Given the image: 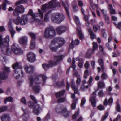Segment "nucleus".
Returning a JSON list of instances; mask_svg holds the SVG:
<instances>
[{
    "label": "nucleus",
    "instance_id": "obj_1",
    "mask_svg": "<svg viewBox=\"0 0 121 121\" xmlns=\"http://www.w3.org/2000/svg\"><path fill=\"white\" fill-rule=\"evenodd\" d=\"M9 38L8 36H7L4 39H2V36L0 35V47L1 48L3 52L5 51L4 53L5 54L10 55L12 52H13L15 54L18 55L23 53L22 50L18 45L15 43L13 44L11 47V51L9 52Z\"/></svg>",
    "mask_w": 121,
    "mask_h": 121
},
{
    "label": "nucleus",
    "instance_id": "obj_2",
    "mask_svg": "<svg viewBox=\"0 0 121 121\" xmlns=\"http://www.w3.org/2000/svg\"><path fill=\"white\" fill-rule=\"evenodd\" d=\"M38 13L34 14L32 9H30L29 10L27 15H31L32 17L31 20L30 21L31 23H32L31 21H35L37 22L39 25L42 23L43 17V13L44 12L42 11V8L41 10L40 9H38Z\"/></svg>",
    "mask_w": 121,
    "mask_h": 121
},
{
    "label": "nucleus",
    "instance_id": "obj_3",
    "mask_svg": "<svg viewBox=\"0 0 121 121\" xmlns=\"http://www.w3.org/2000/svg\"><path fill=\"white\" fill-rule=\"evenodd\" d=\"M65 43V41L63 38H56L54 39L51 42L50 45L51 50L53 51H56L58 48L63 46Z\"/></svg>",
    "mask_w": 121,
    "mask_h": 121
},
{
    "label": "nucleus",
    "instance_id": "obj_4",
    "mask_svg": "<svg viewBox=\"0 0 121 121\" xmlns=\"http://www.w3.org/2000/svg\"><path fill=\"white\" fill-rule=\"evenodd\" d=\"M60 7V4L56 0H52L48 2V4H45L42 5V11L43 12H46L49 9L54 8L56 6Z\"/></svg>",
    "mask_w": 121,
    "mask_h": 121
},
{
    "label": "nucleus",
    "instance_id": "obj_5",
    "mask_svg": "<svg viewBox=\"0 0 121 121\" xmlns=\"http://www.w3.org/2000/svg\"><path fill=\"white\" fill-rule=\"evenodd\" d=\"M65 18L64 15L60 13H55L51 15V18L53 22L60 24L63 21Z\"/></svg>",
    "mask_w": 121,
    "mask_h": 121
},
{
    "label": "nucleus",
    "instance_id": "obj_6",
    "mask_svg": "<svg viewBox=\"0 0 121 121\" xmlns=\"http://www.w3.org/2000/svg\"><path fill=\"white\" fill-rule=\"evenodd\" d=\"M62 59L61 56H55L53 61L50 60L49 61V64H44L42 65V66L45 70L50 67H52L57 64V63L60 61Z\"/></svg>",
    "mask_w": 121,
    "mask_h": 121
},
{
    "label": "nucleus",
    "instance_id": "obj_7",
    "mask_svg": "<svg viewBox=\"0 0 121 121\" xmlns=\"http://www.w3.org/2000/svg\"><path fill=\"white\" fill-rule=\"evenodd\" d=\"M12 19L13 22L17 25H24L27 23L28 21L27 15H22L21 18L18 17L16 19Z\"/></svg>",
    "mask_w": 121,
    "mask_h": 121
},
{
    "label": "nucleus",
    "instance_id": "obj_8",
    "mask_svg": "<svg viewBox=\"0 0 121 121\" xmlns=\"http://www.w3.org/2000/svg\"><path fill=\"white\" fill-rule=\"evenodd\" d=\"M56 34L54 29L52 27L46 28L44 33V36L47 38L50 39L54 37Z\"/></svg>",
    "mask_w": 121,
    "mask_h": 121
},
{
    "label": "nucleus",
    "instance_id": "obj_9",
    "mask_svg": "<svg viewBox=\"0 0 121 121\" xmlns=\"http://www.w3.org/2000/svg\"><path fill=\"white\" fill-rule=\"evenodd\" d=\"M29 80V84L30 86H33V89L35 93H38L40 91V88L39 85H37L38 84L35 83L36 85H33L34 80L33 76H30L28 78Z\"/></svg>",
    "mask_w": 121,
    "mask_h": 121
},
{
    "label": "nucleus",
    "instance_id": "obj_10",
    "mask_svg": "<svg viewBox=\"0 0 121 121\" xmlns=\"http://www.w3.org/2000/svg\"><path fill=\"white\" fill-rule=\"evenodd\" d=\"M74 18L76 24L77 25V29L78 36L80 39H82L84 38V37L80 27V25L79 19L76 16H74Z\"/></svg>",
    "mask_w": 121,
    "mask_h": 121
},
{
    "label": "nucleus",
    "instance_id": "obj_11",
    "mask_svg": "<svg viewBox=\"0 0 121 121\" xmlns=\"http://www.w3.org/2000/svg\"><path fill=\"white\" fill-rule=\"evenodd\" d=\"M41 78H42L43 81L42 85H43L45 83L47 77L43 74H40L36 76L35 79V83L37 84H40L42 82Z\"/></svg>",
    "mask_w": 121,
    "mask_h": 121
},
{
    "label": "nucleus",
    "instance_id": "obj_12",
    "mask_svg": "<svg viewBox=\"0 0 121 121\" xmlns=\"http://www.w3.org/2000/svg\"><path fill=\"white\" fill-rule=\"evenodd\" d=\"M25 9L22 5H20L17 7L13 12V15L15 16H18L19 14L22 13L24 11Z\"/></svg>",
    "mask_w": 121,
    "mask_h": 121
},
{
    "label": "nucleus",
    "instance_id": "obj_13",
    "mask_svg": "<svg viewBox=\"0 0 121 121\" xmlns=\"http://www.w3.org/2000/svg\"><path fill=\"white\" fill-rule=\"evenodd\" d=\"M28 105L30 108H34L33 111L35 113H38L40 112L39 110V105H37L35 106H34V103L30 101L28 102Z\"/></svg>",
    "mask_w": 121,
    "mask_h": 121
},
{
    "label": "nucleus",
    "instance_id": "obj_14",
    "mask_svg": "<svg viewBox=\"0 0 121 121\" xmlns=\"http://www.w3.org/2000/svg\"><path fill=\"white\" fill-rule=\"evenodd\" d=\"M12 21H13L12 19H10L8 22V26L11 36L12 37H13L15 32L13 28L12 25Z\"/></svg>",
    "mask_w": 121,
    "mask_h": 121
},
{
    "label": "nucleus",
    "instance_id": "obj_15",
    "mask_svg": "<svg viewBox=\"0 0 121 121\" xmlns=\"http://www.w3.org/2000/svg\"><path fill=\"white\" fill-rule=\"evenodd\" d=\"M56 111L57 112H60L62 113H70L65 107L63 106L59 107L58 106H57L56 108Z\"/></svg>",
    "mask_w": 121,
    "mask_h": 121
},
{
    "label": "nucleus",
    "instance_id": "obj_16",
    "mask_svg": "<svg viewBox=\"0 0 121 121\" xmlns=\"http://www.w3.org/2000/svg\"><path fill=\"white\" fill-rule=\"evenodd\" d=\"M36 56L35 54L32 52H30L27 55V59L30 62H33L36 60Z\"/></svg>",
    "mask_w": 121,
    "mask_h": 121
},
{
    "label": "nucleus",
    "instance_id": "obj_17",
    "mask_svg": "<svg viewBox=\"0 0 121 121\" xmlns=\"http://www.w3.org/2000/svg\"><path fill=\"white\" fill-rule=\"evenodd\" d=\"M67 29V27L66 26L61 25L58 26L57 28L56 29V31L58 34H60L65 31Z\"/></svg>",
    "mask_w": 121,
    "mask_h": 121
},
{
    "label": "nucleus",
    "instance_id": "obj_18",
    "mask_svg": "<svg viewBox=\"0 0 121 121\" xmlns=\"http://www.w3.org/2000/svg\"><path fill=\"white\" fill-rule=\"evenodd\" d=\"M8 76L7 73L4 71L0 72V84L2 82V80H6Z\"/></svg>",
    "mask_w": 121,
    "mask_h": 121
},
{
    "label": "nucleus",
    "instance_id": "obj_19",
    "mask_svg": "<svg viewBox=\"0 0 121 121\" xmlns=\"http://www.w3.org/2000/svg\"><path fill=\"white\" fill-rule=\"evenodd\" d=\"M34 70L33 67L31 65L26 66L25 67V70L26 72L27 73H33Z\"/></svg>",
    "mask_w": 121,
    "mask_h": 121
},
{
    "label": "nucleus",
    "instance_id": "obj_20",
    "mask_svg": "<svg viewBox=\"0 0 121 121\" xmlns=\"http://www.w3.org/2000/svg\"><path fill=\"white\" fill-rule=\"evenodd\" d=\"M2 121H10V118L9 114H4L1 117Z\"/></svg>",
    "mask_w": 121,
    "mask_h": 121
},
{
    "label": "nucleus",
    "instance_id": "obj_21",
    "mask_svg": "<svg viewBox=\"0 0 121 121\" xmlns=\"http://www.w3.org/2000/svg\"><path fill=\"white\" fill-rule=\"evenodd\" d=\"M18 70L17 69H15L14 70V73L13 74V76L17 79H19L20 77V74L19 73L20 72H21L22 76H23V73L22 71V70L20 72L18 71Z\"/></svg>",
    "mask_w": 121,
    "mask_h": 121
},
{
    "label": "nucleus",
    "instance_id": "obj_22",
    "mask_svg": "<svg viewBox=\"0 0 121 121\" xmlns=\"http://www.w3.org/2000/svg\"><path fill=\"white\" fill-rule=\"evenodd\" d=\"M65 1H63V0H62V4L64 7L65 9L67 14L69 17V13L68 11L69 5L66 0H65Z\"/></svg>",
    "mask_w": 121,
    "mask_h": 121
},
{
    "label": "nucleus",
    "instance_id": "obj_23",
    "mask_svg": "<svg viewBox=\"0 0 121 121\" xmlns=\"http://www.w3.org/2000/svg\"><path fill=\"white\" fill-rule=\"evenodd\" d=\"M12 67L14 69L18 70V71H21L22 67L21 66L19 65L18 62H17L13 64L12 65Z\"/></svg>",
    "mask_w": 121,
    "mask_h": 121
},
{
    "label": "nucleus",
    "instance_id": "obj_24",
    "mask_svg": "<svg viewBox=\"0 0 121 121\" xmlns=\"http://www.w3.org/2000/svg\"><path fill=\"white\" fill-rule=\"evenodd\" d=\"M19 41L21 44H25L27 42V38L26 36H22L19 39Z\"/></svg>",
    "mask_w": 121,
    "mask_h": 121
},
{
    "label": "nucleus",
    "instance_id": "obj_25",
    "mask_svg": "<svg viewBox=\"0 0 121 121\" xmlns=\"http://www.w3.org/2000/svg\"><path fill=\"white\" fill-rule=\"evenodd\" d=\"M65 92V90H63L59 92L56 93L55 94L56 97L57 98L63 96Z\"/></svg>",
    "mask_w": 121,
    "mask_h": 121
},
{
    "label": "nucleus",
    "instance_id": "obj_26",
    "mask_svg": "<svg viewBox=\"0 0 121 121\" xmlns=\"http://www.w3.org/2000/svg\"><path fill=\"white\" fill-rule=\"evenodd\" d=\"M70 84H71V88L74 91V93H77L78 91V90L77 88L76 87L75 83L71 82Z\"/></svg>",
    "mask_w": 121,
    "mask_h": 121
},
{
    "label": "nucleus",
    "instance_id": "obj_27",
    "mask_svg": "<svg viewBox=\"0 0 121 121\" xmlns=\"http://www.w3.org/2000/svg\"><path fill=\"white\" fill-rule=\"evenodd\" d=\"M98 87L101 88H103L105 86V84L103 81L98 82Z\"/></svg>",
    "mask_w": 121,
    "mask_h": 121
},
{
    "label": "nucleus",
    "instance_id": "obj_28",
    "mask_svg": "<svg viewBox=\"0 0 121 121\" xmlns=\"http://www.w3.org/2000/svg\"><path fill=\"white\" fill-rule=\"evenodd\" d=\"M78 100V99L77 98H76L73 100L71 105V108L73 109H74L75 108L76 104Z\"/></svg>",
    "mask_w": 121,
    "mask_h": 121
},
{
    "label": "nucleus",
    "instance_id": "obj_29",
    "mask_svg": "<svg viewBox=\"0 0 121 121\" xmlns=\"http://www.w3.org/2000/svg\"><path fill=\"white\" fill-rule=\"evenodd\" d=\"M51 11H49L46 14L44 17L45 22H46L48 20L49 16L51 13Z\"/></svg>",
    "mask_w": 121,
    "mask_h": 121
},
{
    "label": "nucleus",
    "instance_id": "obj_30",
    "mask_svg": "<svg viewBox=\"0 0 121 121\" xmlns=\"http://www.w3.org/2000/svg\"><path fill=\"white\" fill-rule=\"evenodd\" d=\"M93 48L91 50V52L93 53L95 50H96L98 48V45L96 43L93 42L92 43Z\"/></svg>",
    "mask_w": 121,
    "mask_h": 121
},
{
    "label": "nucleus",
    "instance_id": "obj_31",
    "mask_svg": "<svg viewBox=\"0 0 121 121\" xmlns=\"http://www.w3.org/2000/svg\"><path fill=\"white\" fill-rule=\"evenodd\" d=\"M73 10L74 12L77 11L78 10V7L77 6V3L76 2L74 1L73 2Z\"/></svg>",
    "mask_w": 121,
    "mask_h": 121
},
{
    "label": "nucleus",
    "instance_id": "obj_32",
    "mask_svg": "<svg viewBox=\"0 0 121 121\" xmlns=\"http://www.w3.org/2000/svg\"><path fill=\"white\" fill-rule=\"evenodd\" d=\"M88 31L90 33L91 37L92 39H93L95 38V35L93 33L91 29H89Z\"/></svg>",
    "mask_w": 121,
    "mask_h": 121
},
{
    "label": "nucleus",
    "instance_id": "obj_33",
    "mask_svg": "<svg viewBox=\"0 0 121 121\" xmlns=\"http://www.w3.org/2000/svg\"><path fill=\"white\" fill-rule=\"evenodd\" d=\"M8 4H10L9 2L6 0H4V2L2 4V9L3 10H5L6 9V5Z\"/></svg>",
    "mask_w": 121,
    "mask_h": 121
},
{
    "label": "nucleus",
    "instance_id": "obj_34",
    "mask_svg": "<svg viewBox=\"0 0 121 121\" xmlns=\"http://www.w3.org/2000/svg\"><path fill=\"white\" fill-rule=\"evenodd\" d=\"M35 40H31L30 42V48L31 49H34L35 47Z\"/></svg>",
    "mask_w": 121,
    "mask_h": 121
},
{
    "label": "nucleus",
    "instance_id": "obj_35",
    "mask_svg": "<svg viewBox=\"0 0 121 121\" xmlns=\"http://www.w3.org/2000/svg\"><path fill=\"white\" fill-rule=\"evenodd\" d=\"M30 36L32 38L31 40H35L36 38V37L34 33L30 32L29 33Z\"/></svg>",
    "mask_w": 121,
    "mask_h": 121
},
{
    "label": "nucleus",
    "instance_id": "obj_36",
    "mask_svg": "<svg viewBox=\"0 0 121 121\" xmlns=\"http://www.w3.org/2000/svg\"><path fill=\"white\" fill-rule=\"evenodd\" d=\"M56 85L59 87L64 86H65L64 82L63 80H62L60 82H57L56 83Z\"/></svg>",
    "mask_w": 121,
    "mask_h": 121
},
{
    "label": "nucleus",
    "instance_id": "obj_37",
    "mask_svg": "<svg viewBox=\"0 0 121 121\" xmlns=\"http://www.w3.org/2000/svg\"><path fill=\"white\" fill-rule=\"evenodd\" d=\"M13 99L11 97H9L6 98V99L4 100V102L5 104H6L7 101H9L11 102H13Z\"/></svg>",
    "mask_w": 121,
    "mask_h": 121
},
{
    "label": "nucleus",
    "instance_id": "obj_38",
    "mask_svg": "<svg viewBox=\"0 0 121 121\" xmlns=\"http://www.w3.org/2000/svg\"><path fill=\"white\" fill-rule=\"evenodd\" d=\"M104 17L105 20L106 22L108 24L109 23V18L108 16L106 14H104Z\"/></svg>",
    "mask_w": 121,
    "mask_h": 121
},
{
    "label": "nucleus",
    "instance_id": "obj_39",
    "mask_svg": "<svg viewBox=\"0 0 121 121\" xmlns=\"http://www.w3.org/2000/svg\"><path fill=\"white\" fill-rule=\"evenodd\" d=\"M93 53H92L91 52V50H89L86 54V57L88 58H90L91 56V54H93Z\"/></svg>",
    "mask_w": 121,
    "mask_h": 121
},
{
    "label": "nucleus",
    "instance_id": "obj_40",
    "mask_svg": "<svg viewBox=\"0 0 121 121\" xmlns=\"http://www.w3.org/2000/svg\"><path fill=\"white\" fill-rule=\"evenodd\" d=\"M66 100V99L65 98H60L57 99V102L58 103L63 102Z\"/></svg>",
    "mask_w": 121,
    "mask_h": 121
},
{
    "label": "nucleus",
    "instance_id": "obj_41",
    "mask_svg": "<svg viewBox=\"0 0 121 121\" xmlns=\"http://www.w3.org/2000/svg\"><path fill=\"white\" fill-rule=\"evenodd\" d=\"M7 107L6 106H3L0 108V113L7 110Z\"/></svg>",
    "mask_w": 121,
    "mask_h": 121
},
{
    "label": "nucleus",
    "instance_id": "obj_42",
    "mask_svg": "<svg viewBox=\"0 0 121 121\" xmlns=\"http://www.w3.org/2000/svg\"><path fill=\"white\" fill-rule=\"evenodd\" d=\"M88 71L87 70H85L84 71V77L85 79H86L89 76Z\"/></svg>",
    "mask_w": 121,
    "mask_h": 121
},
{
    "label": "nucleus",
    "instance_id": "obj_43",
    "mask_svg": "<svg viewBox=\"0 0 121 121\" xmlns=\"http://www.w3.org/2000/svg\"><path fill=\"white\" fill-rule=\"evenodd\" d=\"M119 104V103H117L116 107V109L118 112H121Z\"/></svg>",
    "mask_w": 121,
    "mask_h": 121
},
{
    "label": "nucleus",
    "instance_id": "obj_44",
    "mask_svg": "<svg viewBox=\"0 0 121 121\" xmlns=\"http://www.w3.org/2000/svg\"><path fill=\"white\" fill-rule=\"evenodd\" d=\"M100 26H99L98 25L94 26H93V29L94 31L95 32H96L99 28H100Z\"/></svg>",
    "mask_w": 121,
    "mask_h": 121
},
{
    "label": "nucleus",
    "instance_id": "obj_45",
    "mask_svg": "<svg viewBox=\"0 0 121 121\" xmlns=\"http://www.w3.org/2000/svg\"><path fill=\"white\" fill-rule=\"evenodd\" d=\"M90 101L93 107H95L96 106V101L95 100L90 99Z\"/></svg>",
    "mask_w": 121,
    "mask_h": 121
},
{
    "label": "nucleus",
    "instance_id": "obj_46",
    "mask_svg": "<svg viewBox=\"0 0 121 121\" xmlns=\"http://www.w3.org/2000/svg\"><path fill=\"white\" fill-rule=\"evenodd\" d=\"M96 93L95 91L93 92L92 94L91 97L90 99L95 100V98L96 97Z\"/></svg>",
    "mask_w": 121,
    "mask_h": 121
},
{
    "label": "nucleus",
    "instance_id": "obj_47",
    "mask_svg": "<svg viewBox=\"0 0 121 121\" xmlns=\"http://www.w3.org/2000/svg\"><path fill=\"white\" fill-rule=\"evenodd\" d=\"M105 29H102L101 30L102 35L104 38H105L106 37V35L105 32Z\"/></svg>",
    "mask_w": 121,
    "mask_h": 121
},
{
    "label": "nucleus",
    "instance_id": "obj_48",
    "mask_svg": "<svg viewBox=\"0 0 121 121\" xmlns=\"http://www.w3.org/2000/svg\"><path fill=\"white\" fill-rule=\"evenodd\" d=\"M97 109L99 110H102L104 109L105 107L104 106L101 104L98 106Z\"/></svg>",
    "mask_w": 121,
    "mask_h": 121
},
{
    "label": "nucleus",
    "instance_id": "obj_49",
    "mask_svg": "<svg viewBox=\"0 0 121 121\" xmlns=\"http://www.w3.org/2000/svg\"><path fill=\"white\" fill-rule=\"evenodd\" d=\"M86 102L85 99L84 97L82 98L81 100V106H82Z\"/></svg>",
    "mask_w": 121,
    "mask_h": 121
},
{
    "label": "nucleus",
    "instance_id": "obj_50",
    "mask_svg": "<svg viewBox=\"0 0 121 121\" xmlns=\"http://www.w3.org/2000/svg\"><path fill=\"white\" fill-rule=\"evenodd\" d=\"M98 95L100 97H102L104 95V93L102 90L99 91L98 93Z\"/></svg>",
    "mask_w": 121,
    "mask_h": 121
},
{
    "label": "nucleus",
    "instance_id": "obj_51",
    "mask_svg": "<svg viewBox=\"0 0 121 121\" xmlns=\"http://www.w3.org/2000/svg\"><path fill=\"white\" fill-rule=\"evenodd\" d=\"M50 114H47L46 117L44 118V121H48V119H50Z\"/></svg>",
    "mask_w": 121,
    "mask_h": 121
},
{
    "label": "nucleus",
    "instance_id": "obj_52",
    "mask_svg": "<svg viewBox=\"0 0 121 121\" xmlns=\"http://www.w3.org/2000/svg\"><path fill=\"white\" fill-rule=\"evenodd\" d=\"M107 77V75L105 73H103L101 75V78L102 79H104Z\"/></svg>",
    "mask_w": 121,
    "mask_h": 121
},
{
    "label": "nucleus",
    "instance_id": "obj_53",
    "mask_svg": "<svg viewBox=\"0 0 121 121\" xmlns=\"http://www.w3.org/2000/svg\"><path fill=\"white\" fill-rule=\"evenodd\" d=\"M30 97L31 99L33 101L35 104H36L37 103V101L36 100L35 98L33 96L31 95H30Z\"/></svg>",
    "mask_w": 121,
    "mask_h": 121
},
{
    "label": "nucleus",
    "instance_id": "obj_54",
    "mask_svg": "<svg viewBox=\"0 0 121 121\" xmlns=\"http://www.w3.org/2000/svg\"><path fill=\"white\" fill-rule=\"evenodd\" d=\"M108 114H106L105 115H103L101 119V121H104L107 117Z\"/></svg>",
    "mask_w": 121,
    "mask_h": 121
},
{
    "label": "nucleus",
    "instance_id": "obj_55",
    "mask_svg": "<svg viewBox=\"0 0 121 121\" xmlns=\"http://www.w3.org/2000/svg\"><path fill=\"white\" fill-rule=\"evenodd\" d=\"M98 61L99 65H104L103 60L101 59H98Z\"/></svg>",
    "mask_w": 121,
    "mask_h": 121
},
{
    "label": "nucleus",
    "instance_id": "obj_56",
    "mask_svg": "<svg viewBox=\"0 0 121 121\" xmlns=\"http://www.w3.org/2000/svg\"><path fill=\"white\" fill-rule=\"evenodd\" d=\"M77 80L76 81V83L77 84H80L81 82V79L80 77L77 78Z\"/></svg>",
    "mask_w": 121,
    "mask_h": 121
},
{
    "label": "nucleus",
    "instance_id": "obj_57",
    "mask_svg": "<svg viewBox=\"0 0 121 121\" xmlns=\"http://www.w3.org/2000/svg\"><path fill=\"white\" fill-rule=\"evenodd\" d=\"M21 102L25 104L26 105L27 104V103L24 97H23L21 99Z\"/></svg>",
    "mask_w": 121,
    "mask_h": 121
},
{
    "label": "nucleus",
    "instance_id": "obj_58",
    "mask_svg": "<svg viewBox=\"0 0 121 121\" xmlns=\"http://www.w3.org/2000/svg\"><path fill=\"white\" fill-rule=\"evenodd\" d=\"M113 102V99L112 98H110L109 99L108 102L109 103V105L111 104Z\"/></svg>",
    "mask_w": 121,
    "mask_h": 121
},
{
    "label": "nucleus",
    "instance_id": "obj_59",
    "mask_svg": "<svg viewBox=\"0 0 121 121\" xmlns=\"http://www.w3.org/2000/svg\"><path fill=\"white\" fill-rule=\"evenodd\" d=\"M110 11V13L111 14H116V11L114 9H113Z\"/></svg>",
    "mask_w": 121,
    "mask_h": 121
},
{
    "label": "nucleus",
    "instance_id": "obj_60",
    "mask_svg": "<svg viewBox=\"0 0 121 121\" xmlns=\"http://www.w3.org/2000/svg\"><path fill=\"white\" fill-rule=\"evenodd\" d=\"M79 43V40L78 39H76L74 42V43L75 45H77Z\"/></svg>",
    "mask_w": 121,
    "mask_h": 121
},
{
    "label": "nucleus",
    "instance_id": "obj_61",
    "mask_svg": "<svg viewBox=\"0 0 121 121\" xmlns=\"http://www.w3.org/2000/svg\"><path fill=\"white\" fill-rule=\"evenodd\" d=\"M108 8L110 11L114 9L113 8L111 4H108Z\"/></svg>",
    "mask_w": 121,
    "mask_h": 121
},
{
    "label": "nucleus",
    "instance_id": "obj_62",
    "mask_svg": "<svg viewBox=\"0 0 121 121\" xmlns=\"http://www.w3.org/2000/svg\"><path fill=\"white\" fill-rule=\"evenodd\" d=\"M93 80V78L91 76L89 79L88 81L89 84H90L92 82Z\"/></svg>",
    "mask_w": 121,
    "mask_h": 121
},
{
    "label": "nucleus",
    "instance_id": "obj_63",
    "mask_svg": "<svg viewBox=\"0 0 121 121\" xmlns=\"http://www.w3.org/2000/svg\"><path fill=\"white\" fill-rule=\"evenodd\" d=\"M89 66V62L88 61H86L85 65H84V67L86 68H88Z\"/></svg>",
    "mask_w": 121,
    "mask_h": 121
},
{
    "label": "nucleus",
    "instance_id": "obj_64",
    "mask_svg": "<svg viewBox=\"0 0 121 121\" xmlns=\"http://www.w3.org/2000/svg\"><path fill=\"white\" fill-rule=\"evenodd\" d=\"M108 104L107 99L106 98L104 102V105L106 106Z\"/></svg>",
    "mask_w": 121,
    "mask_h": 121
}]
</instances>
